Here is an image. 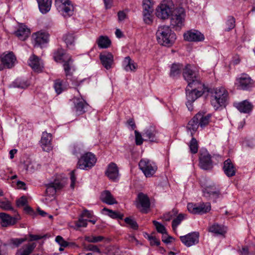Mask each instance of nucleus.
Returning a JSON list of instances; mask_svg holds the SVG:
<instances>
[{
    "mask_svg": "<svg viewBox=\"0 0 255 255\" xmlns=\"http://www.w3.org/2000/svg\"><path fill=\"white\" fill-rule=\"evenodd\" d=\"M173 9L174 4L171 0H164L156 8V15L162 19L168 18L171 15V25L178 30L183 25L185 11L182 7H178L173 10Z\"/></svg>",
    "mask_w": 255,
    "mask_h": 255,
    "instance_id": "1",
    "label": "nucleus"
},
{
    "mask_svg": "<svg viewBox=\"0 0 255 255\" xmlns=\"http://www.w3.org/2000/svg\"><path fill=\"white\" fill-rule=\"evenodd\" d=\"M156 39L160 45L169 46L176 39L175 34L168 26L161 25L158 27L156 33Z\"/></svg>",
    "mask_w": 255,
    "mask_h": 255,
    "instance_id": "2",
    "label": "nucleus"
},
{
    "mask_svg": "<svg viewBox=\"0 0 255 255\" xmlns=\"http://www.w3.org/2000/svg\"><path fill=\"white\" fill-rule=\"evenodd\" d=\"M228 97V92L224 88H216L211 96V103L215 110L224 106Z\"/></svg>",
    "mask_w": 255,
    "mask_h": 255,
    "instance_id": "3",
    "label": "nucleus"
},
{
    "mask_svg": "<svg viewBox=\"0 0 255 255\" xmlns=\"http://www.w3.org/2000/svg\"><path fill=\"white\" fill-rule=\"evenodd\" d=\"M55 4L64 17H68L73 15L74 7L70 0H55Z\"/></svg>",
    "mask_w": 255,
    "mask_h": 255,
    "instance_id": "4",
    "label": "nucleus"
},
{
    "mask_svg": "<svg viewBox=\"0 0 255 255\" xmlns=\"http://www.w3.org/2000/svg\"><path fill=\"white\" fill-rule=\"evenodd\" d=\"M96 161L95 155L91 152H87L79 159L77 166L81 169L88 170L94 166Z\"/></svg>",
    "mask_w": 255,
    "mask_h": 255,
    "instance_id": "5",
    "label": "nucleus"
},
{
    "mask_svg": "<svg viewBox=\"0 0 255 255\" xmlns=\"http://www.w3.org/2000/svg\"><path fill=\"white\" fill-rule=\"evenodd\" d=\"M138 165L140 169L141 170L146 177H151L157 169L155 163L147 159H141Z\"/></svg>",
    "mask_w": 255,
    "mask_h": 255,
    "instance_id": "6",
    "label": "nucleus"
},
{
    "mask_svg": "<svg viewBox=\"0 0 255 255\" xmlns=\"http://www.w3.org/2000/svg\"><path fill=\"white\" fill-rule=\"evenodd\" d=\"M210 203H202L200 204L188 203L187 209L190 213L193 214H203L209 212L211 210Z\"/></svg>",
    "mask_w": 255,
    "mask_h": 255,
    "instance_id": "7",
    "label": "nucleus"
},
{
    "mask_svg": "<svg viewBox=\"0 0 255 255\" xmlns=\"http://www.w3.org/2000/svg\"><path fill=\"white\" fill-rule=\"evenodd\" d=\"M63 180L56 179L46 185L45 194L47 196L53 197L56 192L61 190L64 186Z\"/></svg>",
    "mask_w": 255,
    "mask_h": 255,
    "instance_id": "8",
    "label": "nucleus"
},
{
    "mask_svg": "<svg viewBox=\"0 0 255 255\" xmlns=\"http://www.w3.org/2000/svg\"><path fill=\"white\" fill-rule=\"evenodd\" d=\"M204 196L206 197L217 198L221 195L218 186L213 183H208L202 185Z\"/></svg>",
    "mask_w": 255,
    "mask_h": 255,
    "instance_id": "9",
    "label": "nucleus"
},
{
    "mask_svg": "<svg viewBox=\"0 0 255 255\" xmlns=\"http://www.w3.org/2000/svg\"><path fill=\"white\" fill-rule=\"evenodd\" d=\"M145 141L151 142H157L158 141L159 133L156 127L150 126L145 128L143 132Z\"/></svg>",
    "mask_w": 255,
    "mask_h": 255,
    "instance_id": "10",
    "label": "nucleus"
},
{
    "mask_svg": "<svg viewBox=\"0 0 255 255\" xmlns=\"http://www.w3.org/2000/svg\"><path fill=\"white\" fill-rule=\"evenodd\" d=\"M136 206L141 212L145 213L150 207V201L147 195L142 193L138 194L136 201Z\"/></svg>",
    "mask_w": 255,
    "mask_h": 255,
    "instance_id": "11",
    "label": "nucleus"
},
{
    "mask_svg": "<svg viewBox=\"0 0 255 255\" xmlns=\"http://www.w3.org/2000/svg\"><path fill=\"white\" fill-rule=\"evenodd\" d=\"M143 20L147 24L152 22L151 14L153 11V4L151 0H143Z\"/></svg>",
    "mask_w": 255,
    "mask_h": 255,
    "instance_id": "12",
    "label": "nucleus"
},
{
    "mask_svg": "<svg viewBox=\"0 0 255 255\" xmlns=\"http://www.w3.org/2000/svg\"><path fill=\"white\" fill-rule=\"evenodd\" d=\"M204 85L200 81V77L193 79L188 82V86L186 87V91L192 90L194 91H198V94H203L205 92Z\"/></svg>",
    "mask_w": 255,
    "mask_h": 255,
    "instance_id": "13",
    "label": "nucleus"
},
{
    "mask_svg": "<svg viewBox=\"0 0 255 255\" xmlns=\"http://www.w3.org/2000/svg\"><path fill=\"white\" fill-rule=\"evenodd\" d=\"M199 234L194 232L180 237L182 243L187 247H191L199 242Z\"/></svg>",
    "mask_w": 255,
    "mask_h": 255,
    "instance_id": "14",
    "label": "nucleus"
},
{
    "mask_svg": "<svg viewBox=\"0 0 255 255\" xmlns=\"http://www.w3.org/2000/svg\"><path fill=\"white\" fill-rule=\"evenodd\" d=\"M236 84L238 88L242 90H247L253 85V81L247 74H243L237 80Z\"/></svg>",
    "mask_w": 255,
    "mask_h": 255,
    "instance_id": "15",
    "label": "nucleus"
},
{
    "mask_svg": "<svg viewBox=\"0 0 255 255\" xmlns=\"http://www.w3.org/2000/svg\"><path fill=\"white\" fill-rule=\"evenodd\" d=\"M49 35L45 32H37L32 35L33 42L34 46H41L48 42Z\"/></svg>",
    "mask_w": 255,
    "mask_h": 255,
    "instance_id": "16",
    "label": "nucleus"
},
{
    "mask_svg": "<svg viewBox=\"0 0 255 255\" xmlns=\"http://www.w3.org/2000/svg\"><path fill=\"white\" fill-rule=\"evenodd\" d=\"M72 100L74 105V108L77 115H80L86 112L88 105L82 98L75 97Z\"/></svg>",
    "mask_w": 255,
    "mask_h": 255,
    "instance_id": "17",
    "label": "nucleus"
},
{
    "mask_svg": "<svg viewBox=\"0 0 255 255\" xmlns=\"http://www.w3.org/2000/svg\"><path fill=\"white\" fill-rule=\"evenodd\" d=\"M200 167L204 170H210L213 167L211 155L207 152H203L200 156Z\"/></svg>",
    "mask_w": 255,
    "mask_h": 255,
    "instance_id": "18",
    "label": "nucleus"
},
{
    "mask_svg": "<svg viewBox=\"0 0 255 255\" xmlns=\"http://www.w3.org/2000/svg\"><path fill=\"white\" fill-rule=\"evenodd\" d=\"M36 247L35 243L29 242L25 244L17 250L15 255H30L33 253Z\"/></svg>",
    "mask_w": 255,
    "mask_h": 255,
    "instance_id": "19",
    "label": "nucleus"
},
{
    "mask_svg": "<svg viewBox=\"0 0 255 255\" xmlns=\"http://www.w3.org/2000/svg\"><path fill=\"white\" fill-rule=\"evenodd\" d=\"M184 39L188 41H200L204 39V36L199 31L191 30L184 34Z\"/></svg>",
    "mask_w": 255,
    "mask_h": 255,
    "instance_id": "20",
    "label": "nucleus"
},
{
    "mask_svg": "<svg viewBox=\"0 0 255 255\" xmlns=\"http://www.w3.org/2000/svg\"><path fill=\"white\" fill-rule=\"evenodd\" d=\"M183 76L187 82L199 76L195 68L190 64H187L183 69Z\"/></svg>",
    "mask_w": 255,
    "mask_h": 255,
    "instance_id": "21",
    "label": "nucleus"
},
{
    "mask_svg": "<svg viewBox=\"0 0 255 255\" xmlns=\"http://www.w3.org/2000/svg\"><path fill=\"white\" fill-rule=\"evenodd\" d=\"M52 135L46 132L42 133L40 140V145L44 151H49L52 149Z\"/></svg>",
    "mask_w": 255,
    "mask_h": 255,
    "instance_id": "22",
    "label": "nucleus"
},
{
    "mask_svg": "<svg viewBox=\"0 0 255 255\" xmlns=\"http://www.w3.org/2000/svg\"><path fill=\"white\" fill-rule=\"evenodd\" d=\"M100 59L103 66L107 69L109 70L112 67L114 64V56L111 53L100 54Z\"/></svg>",
    "mask_w": 255,
    "mask_h": 255,
    "instance_id": "23",
    "label": "nucleus"
},
{
    "mask_svg": "<svg viewBox=\"0 0 255 255\" xmlns=\"http://www.w3.org/2000/svg\"><path fill=\"white\" fill-rule=\"evenodd\" d=\"M16 60L15 56L11 52L3 54L1 56L0 59L3 66L8 68L12 67L14 65Z\"/></svg>",
    "mask_w": 255,
    "mask_h": 255,
    "instance_id": "24",
    "label": "nucleus"
},
{
    "mask_svg": "<svg viewBox=\"0 0 255 255\" xmlns=\"http://www.w3.org/2000/svg\"><path fill=\"white\" fill-rule=\"evenodd\" d=\"M198 91H194L192 90H189L187 91L186 90V98H187V102L186 106L189 111H192L193 110L192 107V103L199 97H201L203 94H198Z\"/></svg>",
    "mask_w": 255,
    "mask_h": 255,
    "instance_id": "25",
    "label": "nucleus"
},
{
    "mask_svg": "<svg viewBox=\"0 0 255 255\" xmlns=\"http://www.w3.org/2000/svg\"><path fill=\"white\" fill-rule=\"evenodd\" d=\"M234 105L241 113H250L253 108V105L247 100L235 103Z\"/></svg>",
    "mask_w": 255,
    "mask_h": 255,
    "instance_id": "26",
    "label": "nucleus"
},
{
    "mask_svg": "<svg viewBox=\"0 0 255 255\" xmlns=\"http://www.w3.org/2000/svg\"><path fill=\"white\" fill-rule=\"evenodd\" d=\"M223 169L225 174L229 177L236 174V168L230 159H228L224 161Z\"/></svg>",
    "mask_w": 255,
    "mask_h": 255,
    "instance_id": "27",
    "label": "nucleus"
},
{
    "mask_svg": "<svg viewBox=\"0 0 255 255\" xmlns=\"http://www.w3.org/2000/svg\"><path fill=\"white\" fill-rule=\"evenodd\" d=\"M106 174L111 180L114 181L117 179L119 175L117 165L114 163H111L108 166Z\"/></svg>",
    "mask_w": 255,
    "mask_h": 255,
    "instance_id": "28",
    "label": "nucleus"
},
{
    "mask_svg": "<svg viewBox=\"0 0 255 255\" xmlns=\"http://www.w3.org/2000/svg\"><path fill=\"white\" fill-rule=\"evenodd\" d=\"M28 64L32 69L37 72L41 71L43 68V64L40 61V59L35 55L30 57Z\"/></svg>",
    "mask_w": 255,
    "mask_h": 255,
    "instance_id": "29",
    "label": "nucleus"
},
{
    "mask_svg": "<svg viewBox=\"0 0 255 255\" xmlns=\"http://www.w3.org/2000/svg\"><path fill=\"white\" fill-rule=\"evenodd\" d=\"M123 66L127 72H134L137 68V65L129 56L125 58Z\"/></svg>",
    "mask_w": 255,
    "mask_h": 255,
    "instance_id": "30",
    "label": "nucleus"
},
{
    "mask_svg": "<svg viewBox=\"0 0 255 255\" xmlns=\"http://www.w3.org/2000/svg\"><path fill=\"white\" fill-rule=\"evenodd\" d=\"M15 35L21 40H25L30 34V30L24 25H20L15 31Z\"/></svg>",
    "mask_w": 255,
    "mask_h": 255,
    "instance_id": "31",
    "label": "nucleus"
},
{
    "mask_svg": "<svg viewBox=\"0 0 255 255\" xmlns=\"http://www.w3.org/2000/svg\"><path fill=\"white\" fill-rule=\"evenodd\" d=\"M101 199L104 202L108 205L117 204V201L109 191L105 190L101 195Z\"/></svg>",
    "mask_w": 255,
    "mask_h": 255,
    "instance_id": "32",
    "label": "nucleus"
},
{
    "mask_svg": "<svg viewBox=\"0 0 255 255\" xmlns=\"http://www.w3.org/2000/svg\"><path fill=\"white\" fill-rule=\"evenodd\" d=\"M1 225L2 227H7L15 223V218L4 213H0Z\"/></svg>",
    "mask_w": 255,
    "mask_h": 255,
    "instance_id": "33",
    "label": "nucleus"
},
{
    "mask_svg": "<svg viewBox=\"0 0 255 255\" xmlns=\"http://www.w3.org/2000/svg\"><path fill=\"white\" fill-rule=\"evenodd\" d=\"M195 117L197 120L199 126L201 128H203L209 124L211 116L209 114L205 115L199 113L195 116Z\"/></svg>",
    "mask_w": 255,
    "mask_h": 255,
    "instance_id": "34",
    "label": "nucleus"
},
{
    "mask_svg": "<svg viewBox=\"0 0 255 255\" xmlns=\"http://www.w3.org/2000/svg\"><path fill=\"white\" fill-rule=\"evenodd\" d=\"M40 11L46 13L51 8L52 0H37Z\"/></svg>",
    "mask_w": 255,
    "mask_h": 255,
    "instance_id": "35",
    "label": "nucleus"
},
{
    "mask_svg": "<svg viewBox=\"0 0 255 255\" xmlns=\"http://www.w3.org/2000/svg\"><path fill=\"white\" fill-rule=\"evenodd\" d=\"M209 231L217 235L224 236L227 232V228L218 224H214L209 227Z\"/></svg>",
    "mask_w": 255,
    "mask_h": 255,
    "instance_id": "36",
    "label": "nucleus"
},
{
    "mask_svg": "<svg viewBox=\"0 0 255 255\" xmlns=\"http://www.w3.org/2000/svg\"><path fill=\"white\" fill-rule=\"evenodd\" d=\"M182 68V65L179 63H173L170 67V76L172 77H175L180 75Z\"/></svg>",
    "mask_w": 255,
    "mask_h": 255,
    "instance_id": "37",
    "label": "nucleus"
},
{
    "mask_svg": "<svg viewBox=\"0 0 255 255\" xmlns=\"http://www.w3.org/2000/svg\"><path fill=\"white\" fill-rule=\"evenodd\" d=\"M199 126V123L194 116L192 119L189 122L187 126V128L190 131L191 136H193V133L197 130Z\"/></svg>",
    "mask_w": 255,
    "mask_h": 255,
    "instance_id": "38",
    "label": "nucleus"
},
{
    "mask_svg": "<svg viewBox=\"0 0 255 255\" xmlns=\"http://www.w3.org/2000/svg\"><path fill=\"white\" fill-rule=\"evenodd\" d=\"M98 46L101 48H107L111 44V41L107 36H101L97 40Z\"/></svg>",
    "mask_w": 255,
    "mask_h": 255,
    "instance_id": "39",
    "label": "nucleus"
},
{
    "mask_svg": "<svg viewBox=\"0 0 255 255\" xmlns=\"http://www.w3.org/2000/svg\"><path fill=\"white\" fill-rule=\"evenodd\" d=\"M75 36L73 33H68L63 36V39L69 47H72L74 45Z\"/></svg>",
    "mask_w": 255,
    "mask_h": 255,
    "instance_id": "40",
    "label": "nucleus"
},
{
    "mask_svg": "<svg viewBox=\"0 0 255 255\" xmlns=\"http://www.w3.org/2000/svg\"><path fill=\"white\" fill-rule=\"evenodd\" d=\"M103 212H105L104 213L105 214L113 219H122L124 217L123 214H121L118 212L113 211V210L108 209L106 208H104L103 209Z\"/></svg>",
    "mask_w": 255,
    "mask_h": 255,
    "instance_id": "41",
    "label": "nucleus"
},
{
    "mask_svg": "<svg viewBox=\"0 0 255 255\" xmlns=\"http://www.w3.org/2000/svg\"><path fill=\"white\" fill-rule=\"evenodd\" d=\"M54 59L57 62H62L66 60L64 50L59 49L54 53Z\"/></svg>",
    "mask_w": 255,
    "mask_h": 255,
    "instance_id": "42",
    "label": "nucleus"
},
{
    "mask_svg": "<svg viewBox=\"0 0 255 255\" xmlns=\"http://www.w3.org/2000/svg\"><path fill=\"white\" fill-rule=\"evenodd\" d=\"M186 215L184 214H179L177 217L172 221V227L173 230L175 231L177 226L181 223L182 221L185 219Z\"/></svg>",
    "mask_w": 255,
    "mask_h": 255,
    "instance_id": "43",
    "label": "nucleus"
},
{
    "mask_svg": "<svg viewBox=\"0 0 255 255\" xmlns=\"http://www.w3.org/2000/svg\"><path fill=\"white\" fill-rule=\"evenodd\" d=\"M54 88L56 93L59 95L61 94L64 90L65 87L63 85V81L60 79H57L54 81Z\"/></svg>",
    "mask_w": 255,
    "mask_h": 255,
    "instance_id": "44",
    "label": "nucleus"
},
{
    "mask_svg": "<svg viewBox=\"0 0 255 255\" xmlns=\"http://www.w3.org/2000/svg\"><path fill=\"white\" fill-rule=\"evenodd\" d=\"M225 30L230 31L233 29L235 26V19L233 16H229L226 21Z\"/></svg>",
    "mask_w": 255,
    "mask_h": 255,
    "instance_id": "45",
    "label": "nucleus"
},
{
    "mask_svg": "<svg viewBox=\"0 0 255 255\" xmlns=\"http://www.w3.org/2000/svg\"><path fill=\"white\" fill-rule=\"evenodd\" d=\"M125 222L128 226L131 229L136 230L138 228V226L136 222L131 217H127L125 219Z\"/></svg>",
    "mask_w": 255,
    "mask_h": 255,
    "instance_id": "46",
    "label": "nucleus"
},
{
    "mask_svg": "<svg viewBox=\"0 0 255 255\" xmlns=\"http://www.w3.org/2000/svg\"><path fill=\"white\" fill-rule=\"evenodd\" d=\"M104 238L101 236H85V240L89 243H98L104 240Z\"/></svg>",
    "mask_w": 255,
    "mask_h": 255,
    "instance_id": "47",
    "label": "nucleus"
},
{
    "mask_svg": "<svg viewBox=\"0 0 255 255\" xmlns=\"http://www.w3.org/2000/svg\"><path fill=\"white\" fill-rule=\"evenodd\" d=\"M67 60H65L63 64L64 70L66 73V75L68 76L70 74V70L71 69V66L72 63V60L71 56H67Z\"/></svg>",
    "mask_w": 255,
    "mask_h": 255,
    "instance_id": "48",
    "label": "nucleus"
},
{
    "mask_svg": "<svg viewBox=\"0 0 255 255\" xmlns=\"http://www.w3.org/2000/svg\"><path fill=\"white\" fill-rule=\"evenodd\" d=\"M153 223L158 233L162 234L163 236H164V235H167L166 230L163 225L156 221H153Z\"/></svg>",
    "mask_w": 255,
    "mask_h": 255,
    "instance_id": "49",
    "label": "nucleus"
},
{
    "mask_svg": "<svg viewBox=\"0 0 255 255\" xmlns=\"http://www.w3.org/2000/svg\"><path fill=\"white\" fill-rule=\"evenodd\" d=\"M0 208L5 210H13L10 202L6 199L0 200Z\"/></svg>",
    "mask_w": 255,
    "mask_h": 255,
    "instance_id": "50",
    "label": "nucleus"
},
{
    "mask_svg": "<svg viewBox=\"0 0 255 255\" xmlns=\"http://www.w3.org/2000/svg\"><path fill=\"white\" fill-rule=\"evenodd\" d=\"M189 147L190 151L192 153L195 154L197 152L198 150V142L194 137L192 138L189 143Z\"/></svg>",
    "mask_w": 255,
    "mask_h": 255,
    "instance_id": "51",
    "label": "nucleus"
},
{
    "mask_svg": "<svg viewBox=\"0 0 255 255\" xmlns=\"http://www.w3.org/2000/svg\"><path fill=\"white\" fill-rule=\"evenodd\" d=\"M27 238H13L10 239V243L17 247L23 242L26 241Z\"/></svg>",
    "mask_w": 255,
    "mask_h": 255,
    "instance_id": "52",
    "label": "nucleus"
},
{
    "mask_svg": "<svg viewBox=\"0 0 255 255\" xmlns=\"http://www.w3.org/2000/svg\"><path fill=\"white\" fill-rule=\"evenodd\" d=\"M134 133H135V143L137 145H140L142 144L143 141L144 140V139H143L142 137V135L140 134V132H139L138 131L135 130H134Z\"/></svg>",
    "mask_w": 255,
    "mask_h": 255,
    "instance_id": "53",
    "label": "nucleus"
},
{
    "mask_svg": "<svg viewBox=\"0 0 255 255\" xmlns=\"http://www.w3.org/2000/svg\"><path fill=\"white\" fill-rule=\"evenodd\" d=\"M55 241L61 247H67L69 245V243L65 241L64 239L60 236H58L55 238Z\"/></svg>",
    "mask_w": 255,
    "mask_h": 255,
    "instance_id": "54",
    "label": "nucleus"
},
{
    "mask_svg": "<svg viewBox=\"0 0 255 255\" xmlns=\"http://www.w3.org/2000/svg\"><path fill=\"white\" fill-rule=\"evenodd\" d=\"M88 220L84 219L83 217L80 216L78 221L76 223V225L78 227H86L87 225Z\"/></svg>",
    "mask_w": 255,
    "mask_h": 255,
    "instance_id": "55",
    "label": "nucleus"
},
{
    "mask_svg": "<svg viewBox=\"0 0 255 255\" xmlns=\"http://www.w3.org/2000/svg\"><path fill=\"white\" fill-rule=\"evenodd\" d=\"M27 202V199L24 196H22L16 201V205L17 207H22L26 205Z\"/></svg>",
    "mask_w": 255,
    "mask_h": 255,
    "instance_id": "56",
    "label": "nucleus"
},
{
    "mask_svg": "<svg viewBox=\"0 0 255 255\" xmlns=\"http://www.w3.org/2000/svg\"><path fill=\"white\" fill-rule=\"evenodd\" d=\"M148 240H149L150 244L151 246H158L160 245V241L154 237L149 236Z\"/></svg>",
    "mask_w": 255,
    "mask_h": 255,
    "instance_id": "57",
    "label": "nucleus"
},
{
    "mask_svg": "<svg viewBox=\"0 0 255 255\" xmlns=\"http://www.w3.org/2000/svg\"><path fill=\"white\" fill-rule=\"evenodd\" d=\"M87 250L93 251L94 252L100 253V249L97 246L93 245H88L85 247Z\"/></svg>",
    "mask_w": 255,
    "mask_h": 255,
    "instance_id": "58",
    "label": "nucleus"
},
{
    "mask_svg": "<svg viewBox=\"0 0 255 255\" xmlns=\"http://www.w3.org/2000/svg\"><path fill=\"white\" fill-rule=\"evenodd\" d=\"M75 170H74L70 173V179H71L70 187L72 189H74V188L75 187V181H76V179L75 175Z\"/></svg>",
    "mask_w": 255,
    "mask_h": 255,
    "instance_id": "59",
    "label": "nucleus"
},
{
    "mask_svg": "<svg viewBox=\"0 0 255 255\" xmlns=\"http://www.w3.org/2000/svg\"><path fill=\"white\" fill-rule=\"evenodd\" d=\"M173 212H174V211H173L172 212H170L165 214L163 215L164 220L166 221H170L172 219V217L176 213V212H175V213H173Z\"/></svg>",
    "mask_w": 255,
    "mask_h": 255,
    "instance_id": "60",
    "label": "nucleus"
},
{
    "mask_svg": "<svg viewBox=\"0 0 255 255\" xmlns=\"http://www.w3.org/2000/svg\"><path fill=\"white\" fill-rule=\"evenodd\" d=\"M238 252L242 255H248L249 254V249L247 247H244L241 249H240Z\"/></svg>",
    "mask_w": 255,
    "mask_h": 255,
    "instance_id": "61",
    "label": "nucleus"
},
{
    "mask_svg": "<svg viewBox=\"0 0 255 255\" xmlns=\"http://www.w3.org/2000/svg\"><path fill=\"white\" fill-rule=\"evenodd\" d=\"M82 217H86L88 218H91L92 217V214L87 210H84L81 216Z\"/></svg>",
    "mask_w": 255,
    "mask_h": 255,
    "instance_id": "62",
    "label": "nucleus"
},
{
    "mask_svg": "<svg viewBox=\"0 0 255 255\" xmlns=\"http://www.w3.org/2000/svg\"><path fill=\"white\" fill-rule=\"evenodd\" d=\"M30 237V241H37L38 240H40L42 238V237L39 235H29Z\"/></svg>",
    "mask_w": 255,
    "mask_h": 255,
    "instance_id": "63",
    "label": "nucleus"
},
{
    "mask_svg": "<svg viewBox=\"0 0 255 255\" xmlns=\"http://www.w3.org/2000/svg\"><path fill=\"white\" fill-rule=\"evenodd\" d=\"M118 18L120 21L124 20L126 17V13L122 11H120L118 13Z\"/></svg>",
    "mask_w": 255,
    "mask_h": 255,
    "instance_id": "64",
    "label": "nucleus"
}]
</instances>
